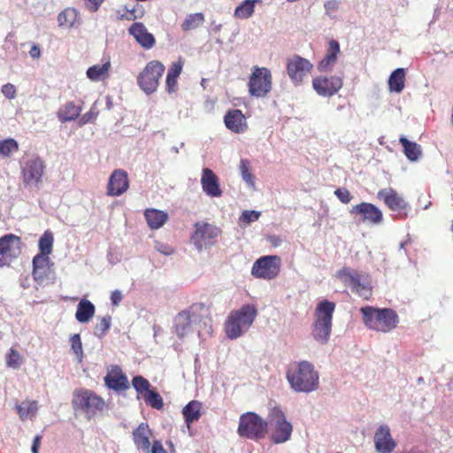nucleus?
Wrapping results in <instances>:
<instances>
[{
	"instance_id": "nucleus-14",
	"label": "nucleus",
	"mask_w": 453,
	"mask_h": 453,
	"mask_svg": "<svg viewBox=\"0 0 453 453\" xmlns=\"http://www.w3.org/2000/svg\"><path fill=\"white\" fill-rule=\"evenodd\" d=\"M281 258L277 255L263 256L257 259L251 268V274L263 280H273L280 272Z\"/></svg>"
},
{
	"instance_id": "nucleus-2",
	"label": "nucleus",
	"mask_w": 453,
	"mask_h": 453,
	"mask_svg": "<svg viewBox=\"0 0 453 453\" xmlns=\"http://www.w3.org/2000/svg\"><path fill=\"white\" fill-rule=\"evenodd\" d=\"M365 326L373 331L388 333L399 323L396 311L390 308L365 306L360 308Z\"/></svg>"
},
{
	"instance_id": "nucleus-32",
	"label": "nucleus",
	"mask_w": 453,
	"mask_h": 453,
	"mask_svg": "<svg viewBox=\"0 0 453 453\" xmlns=\"http://www.w3.org/2000/svg\"><path fill=\"white\" fill-rule=\"evenodd\" d=\"M111 68L110 61H106L103 65H94L87 70V76L93 81H98L104 80L109 76V71Z\"/></svg>"
},
{
	"instance_id": "nucleus-44",
	"label": "nucleus",
	"mask_w": 453,
	"mask_h": 453,
	"mask_svg": "<svg viewBox=\"0 0 453 453\" xmlns=\"http://www.w3.org/2000/svg\"><path fill=\"white\" fill-rule=\"evenodd\" d=\"M240 171L242 179L250 185H254V175L250 172V162L247 159H242L240 162Z\"/></svg>"
},
{
	"instance_id": "nucleus-30",
	"label": "nucleus",
	"mask_w": 453,
	"mask_h": 453,
	"mask_svg": "<svg viewBox=\"0 0 453 453\" xmlns=\"http://www.w3.org/2000/svg\"><path fill=\"white\" fill-rule=\"evenodd\" d=\"M144 216L149 226L152 229L161 227L168 219V215L157 209H147Z\"/></svg>"
},
{
	"instance_id": "nucleus-10",
	"label": "nucleus",
	"mask_w": 453,
	"mask_h": 453,
	"mask_svg": "<svg viewBox=\"0 0 453 453\" xmlns=\"http://www.w3.org/2000/svg\"><path fill=\"white\" fill-rule=\"evenodd\" d=\"M268 424L271 425V440L276 444L283 443L288 441L293 431L292 425L286 420L284 412L279 408L271 410Z\"/></svg>"
},
{
	"instance_id": "nucleus-46",
	"label": "nucleus",
	"mask_w": 453,
	"mask_h": 453,
	"mask_svg": "<svg viewBox=\"0 0 453 453\" xmlns=\"http://www.w3.org/2000/svg\"><path fill=\"white\" fill-rule=\"evenodd\" d=\"M111 316L107 315L100 319L95 326V334L98 336L104 335L111 326Z\"/></svg>"
},
{
	"instance_id": "nucleus-24",
	"label": "nucleus",
	"mask_w": 453,
	"mask_h": 453,
	"mask_svg": "<svg viewBox=\"0 0 453 453\" xmlns=\"http://www.w3.org/2000/svg\"><path fill=\"white\" fill-rule=\"evenodd\" d=\"M374 444L376 450L380 453H391L396 447L387 425L380 426L375 432Z\"/></svg>"
},
{
	"instance_id": "nucleus-20",
	"label": "nucleus",
	"mask_w": 453,
	"mask_h": 453,
	"mask_svg": "<svg viewBox=\"0 0 453 453\" xmlns=\"http://www.w3.org/2000/svg\"><path fill=\"white\" fill-rule=\"evenodd\" d=\"M350 213L361 216L363 222L371 225H379L383 221L382 211L371 203L363 202L352 206Z\"/></svg>"
},
{
	"instance_id": "nucleus-18",
	"label": "nucleus",
	"mask_w": 453,
	"mask_h": 453,
	"mask_svg": "<svg viewBox=\"0 0 453 453\" xmlns=\"http://www.w3.org/2000/svg\"><path fill=\"white\" fill-rule=\"evenodd\" d=\"M343 86L342 79L336 75H319L312 80V88L318 95L324 97H331Z\"/></svg>"
},
{
	"instance_id": "nucleus-58",
	"label": "nucleus",
	"mask_w": 453,
	"mask_h": 453,
	"mask_svg": "<svg viewBox=\"0 0 453 453\" xmlns=\"http://www.w3.org/2000/svg\"><path fill=\"white\" fill-rule=\"evenodd\" d=\"M41 440H42L41 435H36L34 438L33 445H32V449H31L33 453H39L38 450H39V447L41 444Z\"/></svg>"
},
{
	"instance_id": "nucleus-7",
	"label": "nucleus",
	"mask_w": 453,
	"mask_h": 453,
	"mask_svg": "<svg viewBox=\"0 0 453 453\" xmlns=\"http://www.w3.org/2000/svg\"><path fill=\"white\" fill-rule=\"evenodd\" d=\"M209 315V307L203 303H193L188 310L180 311L174 319L175 333L184 337L191 332V326Z\"/></svg>"
},
{
	"instance_id": "nucleus-36",
	"label": "nucleus",
	"mask_w": 453,
	"mask_h": 453,
	"mask_svg": "<svg viewBox=\"0 0 453 453\" xmlns=\"http://www.w3.org/2000/svg\"><path fill=\"white\" fill-rule=\"evenodd\" d=\"M261 0H245L239 4L234 10V17L241 19H249L255 11V4L260 3Z\"/></svg>"
},
{
	"instance_id": "nucleus-41",
	"label": "nucleus",
	"mask_w": 453,
	"mask_h": 453,
	"mask_svg": "<svg viewBox=\"0 0 453 453\" xmlns=\"http://www.w3.org/2000/svg\"><path fill=\"white\" fill-rule=\"evenodd\" d=\"M144 402L154 409L160 410L163 408L164 403L161 395L154 389H150L142 397Z\"/></svg>"
},
{
	"instance_id": "nucleus-54",
	"label": "nucleus",
	"mask_w": 453,
	"mask_h": 453,
	"mask_svg": "<svg viewBox=\"0 0 453 453\" xmlns=\"http://www.w3.org/2000/svg\"><path fill=\"white\" fill-rule=\"evenodd\" d=\"M123 299V295L119 290H114L111 294V302L113 305L118 306Z\"/></svg>"
},
{
	"instance_id": "nucleus-22",
	"label": "nucleus",
	"mask_w": 453,
	"mask_h": 453,
	"mask_svg": "<svg viewBox=\"0 0 453 453\" xmlns=\"http://www.w3.org/2000/svg\"><path fill=\"white\" fill-rule=\"evenodd\" d=\"M133 441L137 449L143 451L144 453H150L152 448L153 439L152 430L146 422L141 423L132 432Z\"/></svg>"
},
{
	"instance_id": "nucleus-55",
	"label": "nucleus",
	"mask_w": 453,
	"mask_h": 453,
	"mask_svg": "<svg viewBox=\"0 0 453 453\" xmlns=\"http://www.w3.org/2000/svg\"><path fill=\"white\" fill-rule=\"evenodd\" d=\"M150 453H167L163 448L162 443L159 441H153L152 448Z\"/></svg>"
},
{
	"instance_id": "nucleus-48",
	"label": "nucleus",
	"mask_w": 453,
	"mask_h": 453,
	"mask_svg": "<svg viewBox=\"0 0 453 453\" xmlns=\"http://www.w3.org/2000/svg\"><path fill=\"white\" fill-rule=\"evenodd\" d=\"M336 58L326 55L322 60L318 64V69L320 72H327L332 69V67L336 63Z\"/></svg>"
},
{
	"instance_id": "nucleus-33",
	"label": "nucleus",
	"mask_w": 453,
	"mask_h": 453,
	"mask_svg": "<svg viewBox=\"0 0 453 453\" xmlns=\"http://www.w3.org/2000/svg\"><path fill=\"white\" fill-rule=\"evenodd\" d=\"M405 71L403 68L395 69L389 76L388 88L392 92L400 93L404 88Z\"/></svg>"
},
{
	"instance_id": "nucleus-25",
	"label": "nucleus",
	"mask_w": 453,
	"mask_h": 453,
	"mask_svg": "<svg viewBox=\"0 0 453 453\" xmlns=\"http://www.w3.org/2000/svg\"><path fill=\"white\" fill-rule=\"evenodd\" d=\"M377 197L393 211H401L406 208L407 203L396 190L388 188L380 189L377 193Z\"/></svg>"
},
{
	"instance_id": "nucleus-35",
	"label": "nucleus",
	"mask_w": 453,
	"mask_h": 453,
	"mask_svg": "<svg viewBox=\"0 0 453 453\" xmlns=\"http://www.w3.org/2000/svg\"><path fill=\"white\" fill-rule=\"evenodd\" d=\"M202 405L197 401H191L182 410L185 421L189 425L201 417Z\"/></svg>"
},
{
	"instance_id": "nucleus-40",
	"label": "nucleus",
	"mask_w": 453,
	"mask_h": 453,
	"mask_svg": "<svg viewBox=\"0 0 453 453\" xmlns=\"http://www.w3.org/2000/svg\"><path fill=\"white\" fill-rule=\"evenodd\" d=\"M19 143L13 138H7L0 141V156L10 157L13 152L19 150Z\"/></svg>"
},
{
	"instance_id": "nucleus-15",
	"label": "nucleus",
	"mask_w": 453,
	"mask_h": 453,
	"mask_svg": "<svg viewBox=\"0 0 453 453\" xmlns=\"http://www.w3.org/2000/svg\"><path fill=\"white\" fill-rule=\"evenodd\" d=\"M22 252L21 238L14 234L0 237V267L9 265Z\"/></svg>"
},
{
	"instance_id": "nucleus-27",
	"label": "nucleus",
	"mask_w": 453,
	"mask_h": 453,
	"mask_svg": "<svg viewBox=\"0 0 453 453\" xmlns=\"http://www.w3.org/2000/svg\"><path fill=\"white\" fill-rule=\"evenodd\" d=\"M135 40L145 49H150L155 45V38L149 33L142 23L135 22L128 29Z\"/></svg>"
},
{
	"instance_id": "nucleus-11",
	"label": "nucleus",
	"mask_w": 453,
	"mask_h": 453,
	"mask_svg": "<svg viewBox=\"0 0 453 453\" xmlns=\"http://www.w3.org/2000/svg\"><path fill=\"white\" fill-rule=\"evenodd\" d=\"M164 73L165 65L157 60H152L138 75L137 83L146 94H151L156 91Z\"/></svg>"
},
{
	"instance_id": "nucleus-16",
	"label": "nucleus",
	"mask_w": 453,
	"mask_h": 453,
	"mask_svg": "<svg viewBox=\"0 0 453 453\" xmlns=\"http://www.w3.org/2000/svg\"><path fill=\"white\" fill-rule=\"evenodd\" d=\"M286 65L287 73L295 85L302 84L313 68L310 60L296 54L287 58Z\"/></svg>"
},
{
	"instance_id": "nucleus-56",
	"label": "nucleus",
	"mask_w": 453,
	"mask_h": 453,
	"mask_svg": "<svg viewBox=\"0 0 453 453\" xmlns=\"http://www.w3.org/2000/svg\"><path fill=\"white\" fill-rule=\"evenodd\" d=\"M96 115H97V113L94 112V111L91 109L89 111L86 112L81 117V123L86 124V123L91 121L92 119L96 118Z\"/></svg>"
},
{
	"instance_id": "nucleus-31",
	"label": "nucleus",
	"mask_w": 453,
	"mask_h": 453,
	"mask_svg": "<svg viewBox=\"0 0 453 453\" xmlns=\"http://www.w3.org/2000/svg\"><path fill=\"white\" fill-rule=\"evenodd\" d=\"M81 111V108L73 102L65 104L58 111V117L62 122L76 119Z\"/></svg>"
},
{
	"instance_id": "nucleus-8",
	"label": "nucleus",
	"mask_w": 453,
	"mask_h": 453,
	"mask_svg": "<svg viewBox=\"0 0 453 453\" xmlns=\"http://www.w3.org/2000/svg\"><path fill=\"white\" fill-rule=\"evenodd\" d=\"M268 422L255 412H246L240 417L238 434L242 437L260 440L265 437Z\"/></svg>"
},
{
	"instance_id": "nucleus-50",
	"label": "nucleus",
	"mask_w": 453,
	"mask_h": 453,
	"mask_svg": "<svg viewBox=\"0 0 453 453\" xmlns=\"http://www.w3.org/2000/svg\"><path fill=\"white\" fill-rule=\"evenodd\" d=\"M334 195L343 203H349L352 199L350 192L345 188H337Z\"/></svg>"
},
{
	"instance_id": "nucleus-38",
	"label": "nucleus",
	"mask_w": 453,
	"mask_h": 453,
	"mask_svg": "<svg viewBox=\"0 0 453 453\" xmlns=\"http://www.w3.org/2000/svg\"><path fill=\"white\" fill-rule=\"evenodd\" d=\"M205 18L202 12L189 14L181 23V29L185 32L199 27L204 22Z\"/></svg>"
},
{
	"instance_id": "nucleus-53",
	"label": "nucleus",
	"mask_w": 453,
	"mask_h": 453,
	"mask_svg": "<svg viewBox=\"0 0 453 453\" xmlns=\"http://www.w3.org/2000/svg\"><path fill=\"white\" fill-rule=\"evenodd\" d=\"M104 0H84L85 5L91 12H96Z\"/></svg>"
},
{
	"instance_id": "nucleus-4",
	"label": "nucleus",
	"mask_w": 453,
	"mask_h": 453,
	"mask_svg": "<svg viewBox=\"0 0 453 453\" xmlns=\"http://www.w3.org/2000/svg\"><path fill=\"white\" fill-rule=\"evenodd\" d=\"M335 303L328 300L319 302L315 309L311 334L321 344H326L330 338Z\"/></svg>"
},
{
	"instance_id": "nucleus-43",
	"label": "nucleus",
	"mask_w": 453,
	"mask_h": 453,
	"mask_svg": "<svg viewBox=\"0 0 453 453\" xmlns=\"http://www.w3.org/2000/svg\"><path fill=\"white\" fill-rule=\"evenodd\" d=\"M5 362L8 367L18 369L23 364V357L17 349L11 348L5 356Z\"/></svg>"
},
{
	"instance_id": "nucleus-34",
	"label": "nucleus",
	"mask_w": 453,
	"mask_h": 453,
	"mask_svg": "<svg viewBox=\"0 0 453 453\" xmlns=\"http://www.w3.org/2000/svg\"><path fill=\"white\" fill-rule=\"evenodd\" d=\"M399 141L403 147L404 155L409 160L415 161L419 157L421 150L417 142H411L404 136H401Z\"/></svg>"
},
{
	"instance_id": "nucleus-52",
	"label": "nucleus",
	"mask_w": 453,
	"mask_h": 453,
	"mask_svg": "<svg viewBox=\"0 0 453 453\" xmlns=\"http://www.w3.org/2000/svg\"><path fill=\"white\" fill-rule=\"evenodd\" d=\"M1 92L8 99H13L16 97L17 95L16 88L12 83L4 84L1 88Z\"/></svg>"
},
{
	"instance_id": "nucleus-23",
	"label": "nucleus",
	"mask_w": 453,
	"mask_h": 453,
	"mask_svg": "<svg viewBox=\"0 0 453 453\" xmlns=\"http://www.w3.org/2000/svg\"><path fill=\"white\" fill-rule=\"evenodd\" d=\"M203 191L211 197H220L222 189L219 185V179L210 168H203L201 176Z\"/></svg>"
},
{
	"instance_id": "nucleus-29",
	"label": "nucleus",
	"mask_w": 453,
	"mask_h": 453,
	"mask_svg": "<svg viewBox=\"0 0 453 453\" xmlns=\"http://www.w3.org/2000/svg\"><path fill=\"white\" fill-rule=\"evenodd\" d=\"M95 305L87 299H81L77 305L75 319L80 323H88L95 315Z\"/></svg>"
},
{
	"instance_id": "nucleus-9",
	"label": "nucleus",
	"mask_w": 453,
	"mask_h": 453,
	"mask_svg": "<svg viewBox=\"0 0 453 453\" xmlns=\"http://www.w3.org/2000/svg\"><path fill=\"white\" fill-rule=\"evenodd\" d=\"M46 165L39 157H32L21 164V180L25 188H38L42 182Z\"/></svg>"
},
{
	"instance_id": "nucleus-47",
	"label": "nucleus",
	"mask_w": 453,
	"mask_h": 453,
	"mask_svg": "<svg viewBox=\"0 0 453 453\" xmlns=\"http://www.w3.org/2000/svg\"><path fill=\"white\" fill-rule=\"evenodd\" d=\"M261 213L259 211H244L239 218V224L240 226H242V224L249 225L251 222L257 221Z\"/></svg>"
},
{
	"instance_id": "nucleus-12",
	"label": "nucleus",
	"mask_w": 453,
	"mask_h": 453,
	"mask_svg": "<svg viewBox=\"0 0 453 453\" xmlns=\"http://www.w3.org/2000/svg\"><path fill=\"white\" fill-rule=\"evenodd\" d=\"M194 227L190 240L199 251L214 245L221 233L219 227L205 221L196 222Z\"/></svg>"
},
{
	"instance_id": "nucleus-19",
	"label": "nucleus",
	"mask_w": 453,
	"mask_h": 453,
	"mask_svg": "<svg viewBox=\"0 0 453 453\" xmlns=\"http://www.w3.org/2000/svg\"><path fill=\"white\" fill-rule=\"evenodd\" d=\"M128 188L129 178L127 173L123 169L113 170L108 179L106 195L108 196H120Z\"/></svg>"
},
{
	"instance_id": "nucleus-45",
	"label": "nucleus",
	"mask_w": 453,
	"mask_h": 453,
	"mask_svg": "<svg viewBox=\"0 0 453 453\" xmlns=\"http://www.w3.org/2000/svg\"><path fill=\"white\" fill-rule=\"evenodd\" d=\"M70 342H71V347H72L73 353L78 357V359L80 361H81L82 357H83V349H82L81 335L79 334H75L72 335L70 338Z\"/></svg>"
},
{
	"instance_id": "nucleus-26",
	"label": "nucleus",
	"mask_w": 453,
	"mask_h": 453,
	"mask_svg": "<svg viewBox=\"0 0 453 453\" xmlns=\"http://www.w3.org/2000/svg\"><path fill=\"white\" fill-rule=\"evenodd\" d=\"M226 127L234 133H243L247 129L246 118L238 109H231L224 117Z\"/></svg>"
},
{
	"instance_id": "nucleus-1",
	"label": "nucleus",
	"mask_w": 453,
	"mask_h": 453,
	"mask_svg": "<svg viewBox=\"0 0 453 453\" xmlns=\"http://www.w3.org/2000/svg\"><path fill=\"white\" fill-rule=\"evenodd\" d=\"M287 379L292 388L298 392H311L319 387V374L308 361L296 362L287 371Z\"/></svg>"
},
{
	"instance_id": "nucleus-13",
	"label": "nucleus",
	"mask_w": 453,
	"mask_h": 453,
	"mask_svg": "<svg viewBox=\"0 0 453 453\" xmlns=\"http://www.w3.org/2000/svg\"><path fill=\"white\" fill-rule=\"evenodd\" d=\"M273 78L269 69L254 66L250 74L248 87L252 96L264 97L272 89Z\"/></svg>"
},
{
	"instance_id": "nucleus-49",
	"label": "nucleus",
	"mask_w": 453,
	"mask_h": 453,
	"mask_svg": "<svg viewBox=\"0 0 453 453\" xmlns=\"http://www.w3.org/2000/svg\"><path fill=\"white\" fill-rule=\"evenodd\" d=\"M184 65V59L180 58L178 61L172 65V90L176 82V78L180 75Z\"/></svg>"
},
{
	"instance_id": "nucleus-37",
	"label": "nucleus",
	"mask_w": 453,
	"mask_h": 453,
	"mask_svg": "<svg viewBox=\"0 0 453 453\" xmlns=\"http://www.w3.org/2000/svg\"><path fill=\"white\" fill-rule=\"evenodd\" d=\"M38 410L37 401L24 402L22 404L16 406L17 413L22 421L32 418Z\"/></svg>"
},
{
	"instance_id": "nucleus-28",
	"label": "nucleus",
	"mask_w": 453,
	"mask_h": 453,
	"mask_svg": "<svg viewBox=\"0 0 453 453\" xmlns=\"http://www.w3.org/2000/svg\"><path fill=\"white\" fill-rule=\"evenodd\" d=\"M58 22L63 28L78 27L81 24V17L75 8L67 7L58 15Z\"/></svg>"
},
{
	"instance_id": "nucleus-60",
	"label": "nucleus",
	"mask_w": 453,
	"mask_h": 453,
	"mask_svg": "<svg viewBox=\"0 0 453 453\" xmlns=\"http://www.w3.org/2000/svg\"><path fill=\"white\" fill-rule=\"evenodd\" d=\"M325 8L328 10H335L337 8V3L335 1H328L325 4Z\"/></svg>"
},
{
	"instance_id": "nucleus-6",
	"label": "nucleus",
	"mask_w": 453,
	"mask_h": 453,
	"mask_svg": "<svg viewBox=\"0 0 453 453\" xmlns=\"http://www.w3.org/2000/svg\"><path fill=\"white\" fill-rule=\"evenodd\" d=\"M72 403L75 411L84 413L88 418L95 417L97 412L106 408V403L103 397L86 388H79L73 392Z\"/></svg>"
},
{
	"instance_id": "nucleus-61",
	"label": "nucleus",
	"mask_w": 453,
	"mask_h": 453,
	"mask_svg": "<svg viewBox=\"0 0 453 453\" xmlns=\"http://www.w3.org/2000/svg\"><path fill=\"white\" fill-rule=\"evenodd\" d=\"M165 87L168 90H170V71L166 73L165 76Z\"/></svg>"
},
{
	"instance_id": "nucleus-51",
	"label": "nucleus",
	"mask_w": 453,
	"mask_h": 453,
	"mask_svg": "<svg viewBox=\"0 0 453 453\" xmlns=\"http://www.w3.org/2000/svg\"><path fill=\"white\" fill-rule=\"evenodd\" d=\"M340 51L341 50L339 42L335 40H330L328 42V48L326 50V55L333 57L337 59Z\"/></svg>"
},
{
	"instance_id": "nucleus-5",
	"label": "nucleus",
	"mask_w": 453,
	"mask_h": 453,
	"mask_svg": "<svg viewBox=\"0 0 453 453\" xmlns=\"http://www.w3.org/2000/svg\"><path fill=\"white\" fill-rule=\"evenodd\" d=\"M337 278L345 287L364 300H370L372 296V280L369 274L362 273L350 267H343L336 273Z\"/></svg>"
},
{
	"instance_id": "nucleus-57",
	"label": "nucleus",
	"mask_w": 453,
	"mask_h": 453,
	"mask_svg": "<svg viewBox=\"0 0 453 453\" xmlns=\"http://www.w3.org/2000/svg\"><path fill=\"white\" fill-rule=\"evenodd\" d=\"M29 55L34 59L39 58L41 57V50H40L39 46L36 44H34L29 50Z\"/></svg>"
},
{
	"instance_id": "nucleus-3",
	"label": "nucleus",
	"mask_w": 453,
	"mask_h": 453,
	"mask_svg": "<svg viewBox=\"0 0 453 453\" xmlns=\"http://www.w3.org/2000/svg\"><path fill=\"white\" fill-rule=\"evenodd\" d=\"M257 310L253 304H246L230 312L225 323V332L229 339H236L253 324Z\"/></svg>"
},
{
	"instance_id": "nucleus-42",
	"label": "nucleus",
	"mask_w": 453,
	"mask_h": 453,
	"mask_svg": "<svg viewBox=\"0 0 453 453\" xmlns=\"http://www.w3.org/2000/svg\"><path fill=\"white\" fill-rule=\"evenodd\" d=\"M132 385L138 394V398L142 397L151 388L150 381L140 375L133 378Z\"/></svg>"
},
{
	"instance_id": "nucleus-39",
	"label": "nucleus",
	"mask_w": 453,
	"mask_h": 453,
	"mask_svg": "<svg viewBox=\"0 0 453 453\" xmlns=\"http://www.w3.org/2000/svg\"><path fill=\"white\" fill-rule=\"evenodd\" d=\"M53 241L54 238L52 233L49 230L45 231L39 240L38 246L40 253L36 256L49 257V255L52 252Z\"/></svg>"
},
{
	"instance_id": "nucleus-21",
	"label": "nucleus",
	"mask_w": 453,
	"mask_h": 453,
	"mask_svg": "<svg viewBox=\"0 0 453 453\" xmlns=\"http://www.w3.org/2000/svg\"><path fill=\"white\" fill-rule=\"evenodd\" d=\"M105 386L117 392L127 390L130 384L127 375L118 365H111L104 378Z\"/></svg>"
},
{
	"instance_id": "nucleus-59",
	"label": "nucleus",
	"mask_w": 453,
	"mask_h": 453,
	"mask_svg": "<svg viewBox=\"0 0 453 453\" xmlns=\"http://www.w3.org/2000/svg\"><path fill=\"white\" fill-rule=\"evenodd\" d=\"M121 19H125L127 20H134L137 19L134 10H127V12L122 14Z\"/></svg>"
},
{
	"instance_id": "nucleus-17",
	"label": "nucleus",
	"mask_w": 453,
	"mask_h": 453,
	"mask_svg": "<svg viewBox=\"0 0 453 453\" xmlns=\"http://www.w3.org/2000/svg\"><path fill=\"white\" fill-rule=\"evenodd\" d=\"M33 279L41 286L52 283L54 271L50 257L46 256H35L33 258Z\"/></svg>"
}]
</instances>
